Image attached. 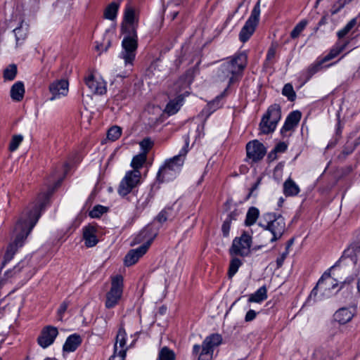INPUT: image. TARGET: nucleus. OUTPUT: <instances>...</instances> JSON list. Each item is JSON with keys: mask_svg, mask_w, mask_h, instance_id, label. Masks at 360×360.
Here are the masks:
<instances>
[{"mask_svg": "<svg viewBox=\"0 0 360 360\" xmlns=\"http://www.w3.org/2000/svg\"><path fill=\"white\" fill-rule=\"evenodd\" d=\"M147 155L145 153H139L135 155L131 162L133 170L126 172L121 180L117 188V193L121 196H126L131 193L141 183V172L139 169L146 161Z\"/></svg>", "mask_w": 360, "mask_h": 360, "instance_id": "obj_1", "label": "nucleus"}, {"mask_svg": "<svg viewBox=\"0 0 360 360\" xmlns=\"http://www.w3.org/2000/svg\"><path fill=\"white\" fill-rule=\"evenodd\" d=\"M188 139L185 141L184 146L179 154L172 158L166 160L164 165L159 169L157 178L160 181H169L176 177L181 171L186 155L188 151Z\"/></svg>", "mask_w": 360, "mask_h": 360, "instance_id": "obj_2", "label": "nucleus"}, {"mask_svg": "<svg viewBox=\"0 0 360 360\" xmlns=\"http://www.w3.org/2000/svg\"><path fill=\"white\" fill-rule=\"evenodd\" d=\"M247 64V56L239 53L232 58L224 61L219 68L217 77L219 81L228 80V86L233 84L240 75Z\"/></svg>", "mask_w": 360, "mask_h": 360, "instance_id": "obj_3", "label": "nucleus"}, {"mask_svg": "<svg viewBox=\"0 0 360 360\" xmlns=\"http://www.w3.org/2000/svg\"><path fill=\"white\" fill-rule=\"evenodd\" d=\"M221 337L219 334H212L207 336L202 342V345H194L192 355L198 360H212L214 349L221 343Z\"/></svg>", "mask_w": 360, "mask_h": 360, "instance_id": "obj_4", "label": "nucleus"}, {"mask_svg": "<svg viewBox=\"0 0 360 360\" xmlns=\"http://www.w3.org/2000/svg\"><path fill=\"white\" fill-rule=\"evenodd\" d=\"M148 229H145L134 238V243H141L144 240H146V241L138 248L131 250L127 254L124 258V264L126 266H129L134 264L147 252L155 236V234H154L148 238Z\"/></svg>", "mask_w": 360, "mask_h": 360, "instance_id": "obj_5", "label": "nucleus"}, {"mask_svg": "<svg viewBox=\"0 0 360 360\" xmlns=\"http://www.w3.org/2000/svg\"><path fill=\"white\" fill-rule=\"evenodd\" d=\"M263 218L266 223L259 222V226L272 233L273 237L270 240L271 242L277 240L282 236L285 229L284 218L281 215H276L274 213H266L263 215Z\"/></svg>", "mask_w": 360, "mask_h": 360, "instance_id": "obj_6", "label": "nucleus"}, {"mask_svg": "<svg viewBox=\"0 0 360 360\" xmlns=\"http://www.w3.org/2000/svg\"><path fill=\"white\" fill-rule=\"evenodd\" d=\"M281 118V107L278 104L271 105L263 115L259 124L262 133L268 134L273 132Z\"/></svg>", "mask_w": 360, "mask_h": 360, "instance_id": "obj_7", "label": "nucleus"}, {"mask_svg": "<svg viewBox=\"0 0 360 360\" xmlns=\"http://www.w3.org/2000/svg\"><path fill=\"white\" fill-rule=\"evenodd\" d=\"M260 0L255 5L250 16L241 29L239 34V39L242 43H245L252 35L259 23L261 13Z\"/></svg>", "mask_w": 360, "mask_h": 360, "instance_id": "obj_8", "label": "nucleus"}, {"mask_svg": "<svg viewBox=\"0 0 360 360\" xmlns=\"http://www.w3.org/2000/svg\"><path fill=\"white\" fill-rule=\"evenodd\" d=\"M123 292V277L117 275L112 278L111 288L106 294L105 307L108 309L114 307L120 300Z\"/></svg>", "mask_w": 360, "mask_h": 360, "instance_id": "obj_9", "label": "nucleus"}, {"mask_svg": "<svg viewBox=\"0 0 360 360\" xmlns=\"http://www.w3.org/2000/svg\"><path fill=\"white\" fill-rule=\"evenodd\" d=\"M252 245V237L247 233H243L240 237L233 239L229 250L231 255H239L245 257L250 252Z\"/></svg>", "mask_w": 360, "mask_h": 360, "instance_id": "obj_10", "label": "nucleus"}, {"mask_svg": "<svg viewBox=\"0 0 360 360\" xmlns=\"http://www.w3.org/2000/svg\"><path fill=\"white\" fill-rule=\"evenodd\" d=\"M137 46H122V51L119 53V57L124 62L126 70L120 73H117V77L126 78L129 77L132 72L134 61L136 55Z\"/></svg>", "mask_w": 360, "mask_h": 360, "instance_id": "obj_11", "label": "nucleus"}, {"mask_svg": "<svg viewBox=\"0 0 360 360\" xmlns=\"http://www.w3.org/2000/svg\"><path fill=\"white\" fill-rule=\"evenodd\" d=\"M58 335V330L56 327L46 326L42 328L37 338V342L42 348H47L54 342Z\"/></svg>", "mask_w": 360, "mask_h": 360, "instance_id": "obj_12", "label": "nucleus"}, {"mask_svg": "<svg viewBox=\"0 0 360 360\" xmlns=\"http://www.w3.org/2000/svg\"><path fill=\"white\" fill-rule=\"evenodd\" d=\"M246 152L247 156L250 159H252L254 162H257L264 157L266 150L262 143L257 140H254L246 145Z\"/></svg>", "mask_w": 360, "mask_h": 360, "instance_id": "obj_13", "label": "nucleus"}, {"mask_svg": "<svg viewBox=\"0 0 360 360\" xmlns=\"http://www.w3.org/2000/svg\"><path fill=\"white\" fill-rule=\"evenodd\" d=\"M68 86L69 84L66 79H60L52 82L49 86V91L51 94L49 100L54 101L67 96Z\"/></svg>", "mask_w": 360, "mask_h": 360, "instance_id": "obj_14", "label": "nucleus"}, {"mask_svg": "<svg viewBox=\"0 0 360 360\" xmlns=\"http://www.w3.org/2000/svg\"><path fill=\"white\" fill-rule=\"evenodd\" d=\"M84 82L92 94L102 95L106 92V84L101 78L90 74L85 77Z\"/></svg>", "mask_w": 360, "mask_h": 360, "instance_id": "obj_15", "label": "nucleus"}, {"mask_svg": "<svg viewBox=\"0 0 360 360\" xmlns=\"http://www.w3.org/2000/svg\"><path fill=\"white\" fill-rule=\"evenodd\" d=\"M333 279L330 277L329 273H324L322 276L319 278L316 285L311 290L309 298H315L318 293V290L320 289L322 291H326L330 289H334L338 284L333 283Z\"/></svg>", "mask_w": 360, "mask_h": 360, "instance_id": "obj_16", "label": "nucleus"}, {"mask_svg": "<svg viewBox=\"0 0 360 360\" xmlns=\"http://www.w3.org/2000/svg\"><path fill=\"white\" fill-rule=\"evenodd\" d=\"M29 259H25L21 260L15 266L13 267V269L8 270L5 272L6 278H11L22 271H25V273L28 272L29 278H30L34 274L35 271L34 269H32V267L29 265Z\"/></svg>", "mask_w": 360, "mask_h": 360, "instance_id": "obj_17", "label": "nucleus"}, {"mask_svg": "<svg viewBox=\"0 0 360 360\" xmlns=\"http://www.w3.org/2000/svg\"><path fill=\"white\" fill-rule=\"evenodd\" d=\"M356 313L354 307L351 308L342 307L334 314V319L340 324H345L349 322Z\"/></svg>", "mask_w": 360, "mask_h": 360, "instance_id": "obj_18", "label": "nucleus"}, {"mask_svg": "<svg viewBox=\"0 0 360 360\" xmlns=\"http://www.w3.org/2000/svg\"><path fill=\"white\" fill-rule=\"evenodd\" d=\"M136 29L137 27H121V34L122 37V45L138 44Z\"/></svg>", "mask_w": 360, "mask_h": 360, "instance_id": "obj_19", "label": "nucleus"}, {"mask_svg": "<svg viewBox=\"0 0 360 360\" xmlns=\"http://www.w3.org/2000/svg\"><path fill=\"white\" fill-rule=\"evenodd\" d=\"M138 27V19L135 13V10L130 5H127L125 8L124 19L121 25V27Z\"/></svg>", "mask_w": 360, "mask_h": 360, "instance_id": "obj_20", "label": "nucleus"}, {"mask_svg": "<svg viewBox=\"0 0 360 360\" xmlns=\"http://www.w3.org/2000/svg\"><path fill=\"white\" fill-rule=\"evenodd\" d=\"M188 91H186L182 94L177 96L174 99L171 100L166 105L165 112L169 115L176 114L182 106L184 97L188 96Z\"/></svg>", "mask_w": 360, "mask_h": 360, "instance_id": "obj_21", "label": "nucleus"}, {"mask_svg": "<svg viewBox=\"0 0 360 360\" xmlns=\"http://www.w3.org/2000/svg\"><path fill=\"white\" fill-rule=\"evenodd\" d=\"M301 112L298 110L290 112L287 117L285 123L281 130V133L293 129L299 123L301 119Z\"/></svg>", "mask_w": 360, "mask_h": 360, "instance_id": "obj_22", "label": "nucleus"}, {"mask_svg": "<svg viewBox=\"0 0 360 360\" xmlns=\"http://www.w3.org/2000/svg\"><path fill=\"white\" fill-rule=\"evenodd\" d=\"M83 239L86 247L91 248L95 246L98 242L96 228L92 226L84 227L83 231Z\"/></svg>", "mask_w": 360, "mask_h": 360, "instance_id": "obj_23", "label": "nucleus"}, {"mask_svg": "<svg viewBox=\"0 0 360 360\" xmlns=\"http://www.w3.org/2000/svg\"><path fill=\"white\" fill-rule=\"evenodd\" d=\"M81 342L82 339L79 335H71L67 338L63 345V350L68 352H72L77 349L81 344Z\"/></svg>", "mask_w": 360, "mask_h": 360, "instance_id": "obj_24", "label": "nucleus"}, {"mask_svg": "<svg viewBox=\"0 0 360 360\" xmlns=\"http://www.w3.org/2000/svg\"><path fill=\"white\" fill-rule=\"evenodd\" d=\"M11 97L15 101L22 100L25 94V86L22 82H15L11 88Z\"/></svg>", "mask_w": 360, "mask_h": 360, "instance_id": "obj_25", "label": "nucleus"}, {"mask_svg": "<svg viewBox=\"0 0 360 360\" xmlns=\"http://www.w3.org/2000/svg\"><path fill=\"white\" fill-rule=\"evenodd\" d=\"M298 185L290 178L283 184V193L286 197L295 196L300 193Z\"/></svg>", "mask_w": 360, "mask_h": 360, "instance_id": "obj_26", "label": "nucleus"}, {"mask_svg": "<svg viewBox=\"0 0 360 360\" xmlns=\"http://www.w3.org/2000/svg\"><path fill=\"white\" fill-rule=\"evenodd\" d=\"M324 63H325L323 61V60L319 58L314 63L309 65L306 70L307 79L311 78L314 74L321 70L324 68ZM333 65V63H330L326 65L325 68H328Z\"/></svg>", "mask_w": 360, "mask_h": 360, "instance_id": "obj_27", "label": "nucleus"}, {"mask_svg": "<svg viewBox=\"0 0 360 360\" xmlns=\"http://www.w3.org/2000/svg\"><path fill=\"white\" fill-rule=\"evenodd\" d=\"M119 7V2H111L110 4L107 6L105 9L104 10V18L110 20H115L117 18Z\"/></svg>", "mask_w": 360, "mask_h": 360, "instance_id": "obj_28", "label": "nucleus"}, {"mask_svg": "<svg viewBox=\"0 0 360 360\" xmlns=\"http://www.w3.org/2000/svg\"><path fill=\"white\" fill-rule=\"evenodd\" d=\"M267 298V290L265 286H262L256 292L250 295L248 302L260 303Z\"/></svg>", "mask_w": 360, "mask_h": 360, "instance_id": "obj_29", "label": "nucleus"}, {"mask_svg": "<svg viewBox=\"0 0 360 360\" xmlns=\"http://www.w3.org/2000/svg\"><path fill=\"white\" fill-rule=\"evenodd\" d=\"M359 25L360 23L359 22L357 18H352L347 23V25L342 29L338 32V37L339 38L345 37L351 31L359 27Z\"/></svg>", "mask_w": 360, "mask_h": 360, "instance_id": "obj_30", "label": "nucleus"}, {"mask_svg": "<svg viewBox=\"0 0 360 360\" xmlns=\"http://www.w3.org/2000/svg\"><path fill=\"white\" fill-rule=\"evenodd\" d=\"M126 336L127 333L123 328H120L117 332L116 341L114 345H116L118 350H124L125 354L128 349L126 346Z\"/></svg>", "mask_w": 360, "mask_h": 360, "instance_id": "obj_31", "label": "nucleus"}, {"mask_svg": "<svg viewBox=\"0 0 360 360\" xmlns=\"http://www.w3.org/2000/svg\"><path fill=\"white\" fill-rule=\"evenodd\" d=\"M259 215V211L257 207H250L246 214L245 224L248 226L253 225L257 220Z\"/></svg>", "mask_w": 360, "mask_h": 360, "instance_id": "obj_32", "label": "nucleus"}, {"mask_svg": "<svg viewBox=\"0 0 360 360\" xmlns=\"http://www.w3.org/2000/svg\"><path fill=\"white\" fill-rule=\"evenodd\" d=\"M308 25L307 20H302L299 23L296 25L294 29L290 32V37L292 39L297 38L300 36L301 33L306 28Z\"/></svg>", "mask_w": 360, "mask_h": 360, "instance_id": "obj_33", "label": "nucleus"}, {"mask_svg": "<svg viewBox=\"0 0 360 360\" xmlns=\"http://www.w3.org/2000/svg\"><path fill=\"white\" fill-rule=\"evenodd\" d=\"M158 360H175V354L168 347H164L159 352Z\"/></svg>", "mask_w": 360, "mask_h": 360, "instance_id": "obj_34", "label": "nucleus"}, {"mask_svg": "<svg viewBox=\"0 0 360 360\" xmlns=\"http://www.w3.org/2000/svg\"><path fill=\"white\" fill-rule=\"evenodd\" d=\"M242 264V261L236 257H234L231 260L228 271V275L230 278L236 274Z\"/></svg>", "mask_w": 360, "mask_h": 360, "instance_id": "obj_35", "label": "nucleus"}, {"mask_svg": "<svg viewBox=\"0 0 360 360\" xmlns=\"http://www.w3.org/2000/svg\"><path fill=\"white\" fill-rule=\"evenodd\" d=\"M17 66L15 64L9 65L4 71V78L5 80L12 81L17 75Z\"/></svg>", "mask_w": 360, "mask_h": 360, "instance_id": "obj_36", "label": "nucleus"}, {"mask_svg": "<svg viewBox=\"0 0 360 360\" xmlns=\"http://www.w3.org/2000/svg\"><path fill=\"white\" fill-rule=\"evenodd\" d=\"M352 0H338L335 1L330 10V13L332 15L338 13L347 4H349Z\"/></svg>", "mask_w": 360, "mask_h": 360, "instance_id": "obj_37", "label": "nucleus"}, {"mask_svg": "<svg viewBox=\"0 0 360 360\" xmlns=\"http://www.w3.org/2000/svg\"><path fill=\"white\" fill-rule=\"evenodd\" d=\"M122 134V129L118 126H113L110 128L107 133V137L109 140L115 141L117 140Z\"/></svg>", "mask_w": 360, "mask_h": 360, "instance_id": "obj_38", "label": "nucleus"}, {"mask_svg": "<svg viewBox=\"0 0 360 360\" xmlns=\"http://www.w3.org/2000/svg\"><path fill=\"white\" fill-rule=\"evenodd\" d=\"M358 252H360V244L352 243L346 250H345L342 257L352 258Z\"/></svg>", "mask_w": 360, "mask_h": 360, "instance_id": "obj_39", "label": "nucleus"}, {"mask_svg": "<svg viewBox=\"0 0 360 360\" xmlns=\"http://www.w3.org/2000/svg\"><path fill=\"white\" fill-rule=\"evenodd\" d=\"M345 46H337L330 49V52L324 57L321 58L324 63H326L336 58L344 50Z\"/></svg>", "mask_w": 360, "mask_h": 360, "instance_id": "obj_40", "label": "nucleus"}, {"mask_svg": "<svg viewBox=\"0 0 360 360\" xmlns=\"http://www.w3.org/2000/svg\"><path fill=\"white\" fill-rule=\"evenodd\" d=\"M345 46H337L330 49V52L324 57L321 58L324 63H326L336 58L344 50Z\"/></svg>", "mask_w": 360, "mask_h": 360, "instance_id": "obj_41", "label": "nucleus"}, {"mask_svg": "<svg viewBox=\"0 0 360 360\" xmlns=\"http://www.w3.org/2000/svg\"><path fill=\"white\" fill-rule=\"evenodd\" d=\"M282 94L283 96H286L288 99L290 101H292L295 99V92L293 89L292 84L289 83L284 85L282 90Z\"/></svg>", "mask_w": 360, "mask_h": 360, "instance_id": "obj_42", "label": "nucleus"}, {"mask_svg": "<svg viewBox=\"0 0 360 360\" xmlns=\"http://www.w3.org/2000/svg\"><path fill=\"white\" fill-rule=\"evenodd\" d=\"M108 211V208L103 205H96L94 208L89 212V216L91 218H99L103 214L105 213Z\"/></svg>", "mask_w": 360, "mask_h": 360, "instance_id": "obj_43", "label": "nucleus"}, {"mask_svg": "<svg viewBox=\"0 0 360 360\" xmlns=\"http://www.w3.org/2000/svg\"><path fill=\"white\" fill-rule=\"evenodd\" d=\"M13 32L16 37L17 43H22L21 41L27 36V27H23V26L21 25L20 27L15 28Z\"/></svg>", "mask_w": 360, "mask_h": 360, "instance_id": "obj_44", "label": "nucleus"}, {"mask_svg": "<svg viewBox=\"0 0 360 360\" xmlns=\"http://www.w3.org/2000/svg\"><path fill=\"white\" fill-rule=\"evenodd\" d=\"M139 146L142 150L141 153H145L147 155L148 152L153 146V141L150 138H146L139 143Z\"/></svg>", "mask_w": 360, "mask_h": 360, "instance_id": "obj_45", "label": "nucleus"}, {"mask_svg": "<svg viewBox=\"0 0 360 360\" xmlns=\"http://www.w3.org/2000/svg\"><path fill=\"white\" fill-rule=\"evenodd\" d=\"M23 140V136L20 134L14 135L9 144V150L11 151H15L17 150L20 144L22 143Z\"/></svg>", "mask_w": 360, "mask_h": 360, "instance_id": "obj_46", "label": "nucleus"}, {"mask_svg": "<svg viewBox=\"0 0 360 360\" xmlns=\"http://www.w3.org/2000/svg\"><path fill=\"white\" fill-rule=\"evenodd\" d=\"M232 219H233V214H230L228 215L227 218L224 220L222 226L221 231L224 236L227 237L229 234L231 223Z\"/></svg>", "mask_w": 360, "mask_h": 360, "instance_id": "obj_47", "label": "nucleus"}, {"mask_svg": "<svg viewBox=\"0 0 360 360\" xmlns=\"http://www.w3.org/2000/svg\"><path fill=\"white\" fill-rule=\"evenodd\" d=\"M70 305V301L65 300L60 305L57 310V317L59 321H62L63 316L67 311L68 306Z\"/></svg>", "mask_w": 360, "mask_h": 360, "instance_id": "obj_48", "label": "nucleus"}, {"mask_svg": "<svg viewBox=\"0 0 360 360\" xmlns=\"http://www.w3.org/2000/svg\"><path fill=\"white\" fill-rule=\"evenodd\" d=\"M125 357L124 350H118L116 345H114V352L109 360H125Z\"/></svg>", "mask_w": 360, "mask_h": 360, "instance_id": "obj_49", "label": "nucleus"}, {"mask_svg": "<svg viewBox=\"0 0 360 360\" xmlns=\"http://www.w3.org/2000/svg\"><path fill=\"white\" fill-rule=\"evenodd\" d=\"M169 212H171L170 208H167V209L163 210L158 215L157 220L160 223H163V222L166 221L169 217Z\"/></svg>", "mask_w": 360, "mask_h": 360, "instance_id": "obj_50", "label": "nucleus"}, {"mask_svg": "<svg viewBox=\"0 0 360 360\" xmlns=\"http://www.w3.org/2000/svg\"><path fill=\"white\" fill-rule=\"evenodd\" d=\"M191 81L189 79L187 80L185 77H181L179 81L175 84V86L179 87V91H181V88L185 89L191 84Z\"/></svg>", "mask_w": 360, "mask_h": 360, "instance_id": "obj_51", "label": "nucleus"}, {"mask_svg": "<svg viewBox=\"0 0 360 360\" xmlns=\"http://www.w3.org/2000/svg\"><path fill=\"white\" fill-rule=\"evenodd\" d=\"M288 148V145L285 142H280L278 143L275 148H274V150L278 153H284Z\"/></svg>", "mask_w": 360, "mask_h": 360, "instance_id": "obj_52", "label": "nucleus"}, {"mask_svg": "<svg viewBox=\"0 0 360 360\" xmlns=\"http://www.w3.org/2000/svg\"><path fill=\"white\" fill-rule=\"evenodd\" d=\"M257 316V312L253 309H250L245 314V321L246 322H250L253 321Z\"/></svg>", "mask_w": 360, "mask_h": 360, "instance_id": "obj_53", "label": "nucleus"}, {"mask_svg": "<svg viewBox=\"0 0 360 360\" xmlns=\"http://www.w3.org/2000/svg\"><path fill=\"white\" fill-rule=\"evenodd\" d=\"M288 252H283L282 255H281L277 259H276V267L281 268L284 262V260L286 258Z\"/></svg>", "mask_w": 360, "mask_h": 360, "instance_id": "obj_54", "label": "nucleus"}, {"mask_svg": "<svg viewBox=\"0 0 360 360\" xmlns=\"http://www.w3.org/2000/svg\"><path fill=\"white\" fill-rule=\"evenodd\" d=\"M219 102L220 100L217 98L215 101H213L212 103H210L207 105L209 109H212V111H214L217 108H219Z\"/></svg>", "mask_w": 360, "mask_h": 360, "instance_id": "obj_55", "label": "nucleus"}, {"mask_svg": "<svg viewBox=\"0 0 360 360\" xmlns=\"http://www.w3.org/2000/svg\"><path fill=\"white\" fill-rule=\"evenodd\" d=\"M261 181H262V178L261 177L257 179V181L253 184V186L250 188V193H249V195H248V198L250 195H253L254 191L258 188L259 186L261 184Z\"/></svg>", "mask_w": 360, "mask_h": 360, "instance_id": "obj_56", "label": "nucleus"}, {"mask_svg": "<svg viewBox=\"0 0 360 360\" xmlns=\"http://www.w3.org/2000/svg\"><path fill=\"white\" fill-rule=\"evenodd\" d=\"M148 197L145 198L144 201L141 203V199H140L137 202L136 208L138 210H143L145 208V207L148 205Z\"/></svg>", "mask_w": 360, "mask_h": 360, "instance_id": "obj_57", "label": "nucleus"}, {"mask_svg": "<svg viewBox=\"0 0 360 360\" xmlns=\"http://www.w3.org/2000/svg\"><path fill=\"white\" fill-rule=\"evenodd\" d=\"M276 55V49L274 46H271L268 51L266 58L267 60H271Z\"/></svg>", "mask_w": 360, "mask_h": 360, "instance_id": "obj_58", "label": "nucleus"}, {"mask_svg": "<svg viewBox=\"0 0 360 360\" xmlns=\"http://www.w3.org/2000/svg\"><path fill=\"white\" fill-rule=\"evenodd\" d=\"M268 158L273 161L277 158L276 153L273 150L269 155Z\"/></svg>", "mask_w": 360, "mask_h": 360, "instance_id": "obj_59", "label": "nucleus"}, {"mask_svg": "<svg viewBox=\"0 0 360 360\" xmlns=\"http://www.w3.org/2000/svg\"><path fill=\"white\" fill-rule=\"evenodd\" d=\"M353 281H354V278H352V277H348V278H347L345 280V281L342 283V285H345V283H348V284H349V283H352V282H353Z\"/></svg>", "mask_w": 360, "mask_h": 360, "instance_id": "obj_60", "label": "nucleus"}, {"mask_svg": "<svg viewBox=\"0 0 360 360\" xmlns=\"http://www.w3.org/2000/svg\"><path fill=\"white\" fill-rule=\"evenodd\" d=\"M321 355V351L320 350H316L314 354H313V357H314V360H316L318 359V358L319 357V356Z\"/></svg>", "mask_w": 360, "mask_h": 360, "instance_id": "obj_61", "label": "nucleus"}, {"mask_svg": "<svg viewBox=\"0 0 360 360\" xmlns=\"http://www.w3.org/2000/svg\"><path fill=\"white\" fill-rule=\"evenodd\" d=\"M357 290L360 292V274L359 278H357Z\"/></svg>", "mask_w": 360, "mask_h": 360, "instance_id": "obj_62", "label": "nucleus"}, {"mask_svg": "<svg viewBox=\"0 0 360 360\" xmlns=\"http://www.w3.org/2000/svg\"><path fill=\"white\" fill-rule=\"evenodd\" d=\"M172 2L175 4V5H179L181 4V0H172Z\"/></svg>", "mask_w": 360, "mask_h": 360, "instance_id": "obj_63", "label": "nucleus"}, {"mask_svg": "<svg viewBox=\"0 0 360 360\" xmlns=\"http://www.w3.org/2000/svg\"><path fill=\"white\" fill-rule=\"evenodd\" d=\"M44 360H57L56 358L46 357Z\"/></svg>", "mask_w": 360, "mask_h": 360, "instance_id": "obj_64", "label": "nucleus"}]
</instances>
